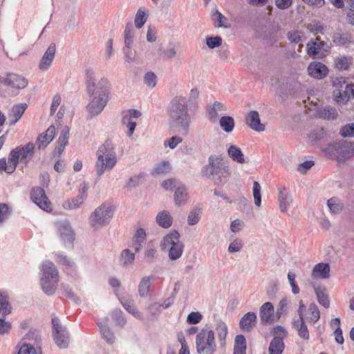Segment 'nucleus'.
<instances>
[{"mask_svg":"<svg viewBox=\"0 0 354 354\" xmlns=\"http://www.w3.org/2000/svg\"><path fill=\"white\" fill-rule=\"evenodd\" d=\"M198 97L196 88L192 89L189 100L183 96L174 97L168 106L169 128L174 133L186 136L188 134L191 118L188 113V102L194 105Z\"/></svg>","mask_w":354,"mask_h":354,"instance_id":"1","label":"nucleus"},{"mask_svg":"<svg viewBox=\"0 0 354 354\" xmlns=\"http://www.w3.org/2000/svg\"><path fill=\"white\" fill-rule=\"evenodd\" d=\"M86 91L90 96L86 111L91 116H95L103 111L109 100L110 83L104 77L96 83L95 73L92 68L86 70Z\"/></svg>","mask_w":354,"mask_h":354,"instance_id":"2","label":"nucleus"},{"mask_svg":"<svg viewBox=\"0 0 354 354\" xmlns=\"http://www.w3.org/2000/svg\"><path fill=\"white\" fill-rule=\"evenodd\" d=\"M202 174L218 185L225 184L230 176L228 167L215 155L209 157L208 164L203 168Z\"/></svg>","mask_w":354,"mask_h":354,"instance_id":"3","label":"nucleus"},{"mask_svg":"<svg viewBox=\"0 0 354 354\" xmlns=\"http://www.w3.org/2000/svg\"><path fill=\"white\" fill-rule=\"evenodd\" d=\"M97 153V158L95 167L97 176L101 177L105 171H111L117 162L112 141L109 139L106 140L99 147Z\"/></svg>","mask_w":354,"mask_h":354,"instance_id":"4","label":"nucleus"},{"mask_svg":"<svg viewBox=\"0 0 354 354\" xmlns=\"http://www.w3.org/2000/svg\"><path fill=\"white\" fill-rule=\"evenodd\" d=\"M40 283L43 291L48 296L54 295L57 289L59 274L55 266L46 261L42 265Z\"/></svg>","mask_w":354,"mask_h":354,"instance_id":"5","label":"nucleus"},{"mask_svg":"<svg viewBox=\"0 0 354 354\" xmlns=\"http://www.w3.org/2000/svg\"><path fill=\"white\" fill-rule=\"evenodd\" d=\"M214 332L203 328L196 336V348L198 354H214L216 351Z\"/></svg>","mask_w":354,"mask_h":354,"instance_id":"6","label":"nucleus"},{"mask_svg":"<svg viewBox=\"0 0 354 354\" xmlns=\"http://www.w3.org/2000/svg\"><path fill=\"white\" fill-rule=\"evenodd\" d=\"M113 215L111 205L103 203L91 214L88 222L93 228L97 230L108 225Z\"/></svg>","mask_w":354,"mask_h":354,"instance_id":"7","label":"nucleus"},{"mask_svg":"<svg viewBox=\"0 0 354 354\" xmlns=\"http://www.w3.org/2000/svg\"><path fill=\"white\" fill-rule=\"evenodd\" d=\"M35 145L28 142L23 147H17L10 152V160L15 164L16 167L20 161L26 164L34 154Z\"/></svg>","mask_w":354,"mask_h":354,"instance_id":"8","label":"nucleus"},{"mask_svg":"<svg viewBox=\"0 0 354 354\" xmlns=\"http://www.w3.org/2000/svg\"><path fill=\"white\" fill-rule=\"evenodd\" d=\"M330 45L321 40L319 37L311 39L306 45L307 54L313 59L322 58L330 49Z\"/></svg>","mask_w":354,"mask_h":354,"instance_id":"9","label":"nucleus"},{"mask_svg":"<svg viewBox=\"0 0 354 354\" xmlns=\"http://www.w3.org/2000/svg\"><path fill=\"white\" fill-rule=\"evenodd\" d=\"M328 150L335 151V153L332 155L334 157H342L343 158L353 157L354 142L347 141L334 142L328 145Z\"/></svg>","mask_w":354,"mask_h":354,"instance_id":"10","label":"nucleus"},{"mask_svg":"<svg viewBox=\"0 0 354 354\" xmlns=\"http://www.w3.org/2000/svg\"><path fill=\"white\" fill-rule=\"evenodd\" d=\"M59 320L57 317L52 319L53 325V337L55 344L61 348H65L68 346L69 342V336L65 328H63L59 324Z\"/></svg>","mask_w":354,"mask_h":354,"instance_id":"11","label":"nucleus"},{"mask_svg":"<svg viewBox=\"0 0 354 354\" xmlns=\"http://www.w3.org/2000/svg\"><path fill=\"white\" fill-rule=\"evenodd\" d=\"M0 84L11 88L22 89L27 86L28 80L21 75L8 73L6 75H0Z\"/></svg>","mask_w":354,"mask_h":354,"instance_id":"12","label":"nucleus"},{"mask_svg":"<svg viewBox=\"0 0 354 354\" xmlns=\"http://www.w3.org/2000/svg\"><path fill=\"white\" fill-rule=\"evenodd\" d=\"M60 238L64 244L68 247L73 246V242L75 239V233L67 220L59 221L56 223Z\"/></svg>","mask_w":354,"mask_h":354,"instance_id":"13","label":"nucleus"},{"mask_svg":"<svg viewBox=\"0 0 354 354\" xmlns=\"http://www.w3.org/2000/svg\"><path fill=\"white\" fill-rule=\"evenodd\" d=\"M31 198L41 209L46 212L51 211V203L46 197L44 189L39 187H33L31 190Z\"/></svg>","mask_w":354,"mask_h":354,"instance_id":"14","label":"nucleus"},{"mask_svg":"<svg viewBox=\"0 0 354 354\" xmlns=\"http://www.w3.org/2000/svg\"><path fill=\"white\" fill-rule=\"evenodd\" d=\"M333 97L338 104H346L351 97H354V83L347 84L344 90L334 89Z\"/></svg>","mask_w":354,"mask_h":354,"instance_id":"15","label":"nucleus"},{"mask_svg":"<svg viewBox=\"0 0 354 354\" xmlns=\"http://www.w3.org/2000/svg\"><path fill=\"white\" fill-rule=\"evenodd\" d=\"M277 330L279 336L272 339L268 349L269 354H281L285 348L283 339L286 336V331L282 327H277Z\"/></svg>","mask_w":354,"mask_h":354,"instance_id":"16","label":"nucleus"},{"mask_svg":"<svg viewBox=\"0 0 354 354\" xmlns=\"http://www.w3.org/2000/svg\"><path fill=\"white\" fill-rule=\"evenodd\" d=\"M227 107L220 102H215L213 104L209 105L207 108L206 118L212 122H216L218 117L226 113Z\"/></svg>","mask_w":354,"mask_h":354,"instance_id":"17","label":"nucleus"},{"mask_svg":"<svg viewBox=\"0 0 354 354\" xmlns=\"http://www.w3.org/2000/svg\"><path fill=\"white\" fill-rule=\"evenodd\" d=\"M55 50V44L54 43L50 44L38 64V68L40 71H46L48 70L52 64L53 61L54 60Z\"/></svg>","mask_w":354,"mask_h":354,"instance_id":"18","label":"nucleus"},{"mask_svg":"<svg viewBox=\"0 0 354 354\" xmlns=\"http://www.w3.org/2000/svg\"><path fill=\"white\" fill-rule=\"evenodd\" d=\"M257 317L253 312H248L245 314L239 322V327L242 330L251 331L257 323Z\"/></svg>","mask_w":354,"mask_h":354,"instance_id":"19","label":"nucleus"},{"mask_svg":"<svg viewBox=\"0 0 354 354\" xmlns=\"http://www.w3.org/2000/svg\"><path fill=\"white\" fill-rule=\"evenodd\" d=\"M55 135V127L50 126L45 133L40 134L36 141V145L39 149L45 148L54 138Z\"/></svg>","mask_w":354,"mask_h":354,"instance_id":"20","label":"nucleus"},{"mask_svg":"<svg viewBox=\"0 0 354 354\" xmlns=\"http://www.w3.org/2000/svg\"><path fill=\"white\" fill-rule=\"evenodd\" d=\"M26 108L27 104L26 103L18 104L13 106L8 113V124L12 126L17 123L24 113Z\"/></svg>","mask_w":354,"mask_h":354,"instance_id":"21","label":"nucleus"},{"mask_svg":"<svg viewBox=\"0 0 354 354\" xmlns=\"http://www.w3.org/2000/svg\"><path fill=\"white\" fill-rule=\"evenodd\" d=\"M309 75L316 79H322L328 73V68L321 62L311 63L308 68Z\"/></svg>","mask_w":354,"mask_h":354,"instance_id":"22","label":"nucleus"},{"mask_svg":"<svg viewBox=\"0 0 354 354\" xmlns=\"http://www.w3.org/2000/svg\"><path fill=\"white\" fill-rule=\"evenodd\" d=\"M180 241V234L176 230L171 231L165 235L160 243L162 250H169L171 247L176 245Z\"/></svg>","mask_w":354,"mask_h":354,"instance_id":"23","label":"nucleus"},{"mask_svg":"<svg viewBox=\"0 0 354 354\" xmlns=\"http://www.w3.org/2000/svg\"><path fill=\"white\" fill-rule=\"evenodd\" d=\"M246 124L256 131H263L265 127L261 123L259 113L256 111H251L246 118Z\"/></svg>","mask_w":354,"mask_h":354,"instance_id":"24","label":"nucleus"},{"mask_svg":"<svg viewBox=\"0 0 354 354\" xmlns=\"http://www.w3.org/2000/svg\"><path fill=\"white\" fill-rule=\"evenodd\" d=\"M274 309L271 302L264 303L259 308V316L262 324H268L272 321Z\"/></svg>","mask_w":354,"mask_h":354,"instance_id":"25","label":"nucleus"},{"mask_svg":"<svg viewBox=\"0 0 354 354\" xmlns=\"http://www.w3.org/2000/svg\"><path fill=\"white\" fill-rule=\"evenodd\" d=\"M330 276V267L328 263L316 264L312 271V277L315 279H328Z\"/></svg>","mask_w":354,"mask_h":354,"instance_id":"26","label":"nucleus"},{"mask_svg":"<svg viewBox=\"0 0 354 354\" xmlns=\"http://www.w3.org/2000/svg\"><path fill=\"white\" fill-rule=\"evenodd\" d=\"M69 131V127L66 126L60 133L57 140V146L55 149V153L58 155L64 151L65 147L68 144Z\"/></svg>","mask_w":354,"mask_h":354,"instance_id":"27","label":"nucleus"},{"mask_svg":"<svg viewBox=\"0 0 354 354\" xmlns=\"http://www.w3.org/2000/svg\"><path fill=\"white\" fill-rule=\"evenodd\" d=\"M156 222L160 227L169 228L172 225L173 218L169 212L163 210L157 214Z\"/></svg>","mask_w":354,"mask_h":354,"instance_id":"28","label":"nucleus"},{"mask_svg":"<svg viewBox=\"0 0 354 354\" xmlns=\"http://www.w3.org/2000/svg\"><path fill=\"white\" fill-rule=\"evenodd\" d=\"M293 326L297 330V333L301 338L305 340L309 339V332L308 330L307 325L304 322V318L295 320L293 323Z\"/></svg>","mask_w":354,"mask_h":354,"instance_id":"29","label":"nucleus"},{"mask_svg":"<svg viewBox=\"0 0 354 354\" xmlns=\"http://www.w3.org/2000/svg\"><path fill=\"white\" fill-rule=\"evenodd\" d=\"M314 290L319 304L325 308H328L330 306V301L326 288L314 286Z\"/></svg>","mask_w":354,"mask_h":354,"instance_id":"30","label":"nucleus"},{"mask_svg":"<svg viewBox=\"0 0 354 354\" xmlns=\"http://www.w3.org/2000/svg\"><path fill=\"white\" fill-rule=\"evenodd\" d=\"M187 196L188 194L186 188L184 186H181L179 183L174 193L175 204L178 206H180L187 201Z\"/></svg>","mask_w":354,"mask_h":354,"instance_id":"31","label":"nucleus"},{"mask_svg":"<svg viewBox=\"0 0 354 354\" xmlns=\"http://www.w3.org/2000/svg\"><path fill=\"white\" fill-rule=\"evenodd\" d=\"M135 260V254L129 249L124 250L120 256L119 262L120 266L127 268L131 266Z\"/></svg>","mask_w":354,"mask_h":354,"instance_id":"32","label":"nucleus"},{"mask_svg":"<svg viewBox=\"0 0 354 354\" xmlns=\"http://www.w3.org/2000/svg\"><path fill=\"white\" fill-rule=\"evenodd\" d=\"M98 327L103 338L109 344H113L115 342V335L106 323H98Z\"/></svg>","mask_w":354,"mask_h":354,"instance_id":"33","label":"nucleus"},{"mask_svg":"<svg viewBox=\"0 0 354 354\" xmlns=\"http://www.w3.org/2000/svg\"><path fill=\"white\" fill-rule=\"evenodd\" d=\"M215 330L217 333V335L221 345H225L226 337L227 335V325L221 320H218L216 324Z\"/></svg>","mask_w":354,"mask_h":354,"instance_id":"34","label":"nucleus"},{"mask_svg":"<svg viewBox=\"0 0 354 354\" xmlns=\"http://www.w3.org/2000/svg\"><path fill=\"white\" fill-rule=\"evenodd\" d=\"M353 63V58L349 56L339 55L335 59V64L339 70H348Z\"/></svg>","mask_w":354,"mask_h":354,"instance_id":"35","label":"nucleus"},{"mask_svg":"<svg viewBox=\"0 0 354 354\" xmlns=\"http://www.w3.org/2000/svg\"><path fill=\"white\" fill-rule=\"evenodd\" d=\"M148 12L147 9L143 8H140L137 10L134 20L135 26L137 28L140 29L144 26L147 19Z\"/></svg>","mask_w":354,"mask_h":354,"instance_id":"36","label":"nucleus"},{"mask_svg":"<svg viewBox=\"0 0 354 354\" xmlns=\"http://www.w3.org/2000/svg\"><path fill=\"white\" fill-rule=\"evenodd\" d=\"M84 200L85 196L83 194H80L76 198L66 201L63 203V207L66 209H77L80 207Z\"/></svg>","mask_w":354,"mask_h":354,"instance_id":"37","label":"nucleus"},{"mask_svg":"<svg viewBox=\"0 0 354 354\" xmlns=\"http://www.w3.org/2000/svg\"><path fill=\"white\" fill-rule=\"evenodd\" d=\"M219 124L223 131L231 133L234 128V120L231 116H222L219 120Z\"/></svg>","mask_w":354,"mask_h":354,"instance_id":"38","label":"nucleus"},{"mask_svg":"<svg viewBox=\"0 0 354 354\" xmlns=\"http://www.w3.org/2000/svg\"><path fill=\"white\" fill-rule=\"evenodd\" d=\"M327 206L333 214H339L344 208V204L337 197H333L328 200Z\"/></svg>","mask_w":354,"mask_h":354,"instance_id":"39","label":"nucleus"},{"mask_svg":"<svg viewBox=\"0 0 354 354\" xmlns=\"http://www.w3.org/2000/svg\"><path fill=\"white\" fill-rule=\"evenodd\" d=\"M228 155L234 161H236L239 163L245 162L243 153H242L241 149L236 145H231L229 147Z\"/></svg>","mask_w":354,"mask_h":354,"instance_id":"40","label":"nucleus"},{"mask_svg":"<svg viewBox=\"0 0 354 354\" xmlns=\"http://www.w3.org/2000/svg\"><path fill=\"white\" fill-rule=\"evenodd\" d=\"M319 115L321 118L326 120H335L337 118L338 114L335 108L327 106L319 110Z\"/></svg>","mask_w":354,"mask_h":354,"instance_id":"41","label":"nucleus"},{"mask_svg":"<svg viewBox=\"0 0 354 354\" xmlns=\"http://www.w3.org/2000/svg\"><path fill=\"white\" fill-rule=\"evenodd\" d=\"M12 311V307L8 299V296L0 293V314L3 317H6Z\"/></svg>","mask_w":354,"mask_h":354,"instance_id":"42","label":"nucleus"},{"mask_svg":"<svg viewBox=\"0 0 354 354\" xmlns=\"http://www.w3.org/2000/svg\"><path fill=\"white\" fill-rule=\"evenodd\" d=\"M171 170V166L169 161H162L157 164L151 173L152 175H162L169 173Z\"/></svg>","mask_w":354,"mask_h":354,"instance_id":"43","label":"nucleus"},{"mask_svg":"<svg viewBox=\"0 0 354 354\" xmlns=\"http://www.w3.org/2000/svg\"><path fill=\"white\" fill-rule=\"evenodd\" d=\"M184 245L183 244L179 241L176 245L171 247L169 251V258L172 260H176L179 259L183 252Z\"/></svg>","mask_w":354,"mask_h":354,"instance_id":"44","label":"nucleus"},{"mask_svg":"<svg viewBox=\"0 0 354 354\" xmlns=\"http://www.w3.org/2000/svg\"><path fill=\"white\" fill-rule=\"evenodd\" d=\"M151 277H143L138 286V292L141 297H145L148 295L150 287V279Z\"/></svg>","mask_w":354,"mask_h":354,"instance_id":"45","label":"nucleus"},{"mask_svg":"<svg viewBox=\"0 0 354 354\" xmlns=\"http://www.w3.org/2000/svg\"><path fill=\"white\" fill-rule=\"evenodd\" d=\"M279 208L281 211H286L288 206L292 201L290 196L287 193H285L282 190H280L279 193Z\"/></svg>","mask_w":354,"mask_h":354,"instance_id":"46","label":"nucleus"},{"mask_svg":"<svg viewBox=\"0 0 354 354\" xmlns=\"http://www.w3.org/2000/svg\"><path fill=\"white\" fill-rule=\"evenodd\" d=\"M15 163L10 162V155L8 158V163L5 158L0 159V169L6 171L8 174H12L16 169Z\"/></svg>","mask_w":354,"mask_h":354,"instance_id":"47","label":"nucleus"},{"mask_svg":"<svg viewBox=\"0 0 354 354\" xmlns=\"http://www.w3.org/2000/svg\"><path fill=\"white\" fill-rule=\"evenodd\" d=\"M180 46L179 44L170 43L168 49H160L163 53V57L166 59H172L177 54V48Z\"/></svg>","mask_w":354,"mask_h":354,"instance_id":"48","label":"nucleus"},{"mask_svg":"<svg viewBox=\"0 0 354 354\" xmlns=\"http://www.w3.org/2000/svg\"><path fill=\"white\" fill-rule=\"evenodd\" d=\"M134 30L131 25L127 24L124 30V44L127 48H131L133 44Z\"/></svg>","mask_w":354,"mask_h":354,"instance_id":"49","label":"nucleus"},{"mask_svg":"<svg viewBox=\"0 0 354 354\" xmlns=\"http://www.w3.org/2000/svg\"><path fill=\"white\" fill-rule=\"evenodd\" d=\"M201 209L194 208L188 215L187 223L189 225H196L201 218Z\"/></svg>","mask_w":354,"mask_h":354,"instance_id":"50","label":"nucleus"},{"mask_svg":"<svg viewBox=\"0 0 354 354\" xmlns=\"http://www.w3.org/2000/svg\"><path fill=\"white\" fill-rule=\"evenodd\" d=\"M145 84L150 88L156 86L157 83V77L153 72H147L145 73L143 79Z\"/></svg>","mask_w":354,"mask_h":354,"instance_id":"51","label":"nucleus"},{"mask_svg":"<svg viewBox=\"0 0 354 354\" xmlns=\"http://www.w3.org/2000/svg\"><path fill=\"white\" fill-rule=\"evenodd\" d=\"M352 40V37L348 33H338L334 35L333 41L341 45L349 44Z\"/></svg>","mask_w":354,"mask_h":354,"instance_id":"52","label":"nucleus"},{"mask_svg":"<svg viewBox=\"0 0 354 354\" xmlns=\"http://www.w3.org/2000/svg\"><path fill=\"white\" fill-rule=\"evenodd\" d=\"M252 192L254 204L256 206L259 207L261 204V186L257 181L253 183Z\"/></svg>","mask_w":354,"mask_h":354,"instance_id":"53","label":"nucleus"},{"mask_svg":"<svg viewBox=\"0 0 354 354\" xmlns=\"http://www.w3.org/2000/svg\"><path fill=\"white\" fill-rule=\"evenodd\" d=\"M111 317L116 324L119 326H123L126 324V319L123 316V313L119 308H116L113 311Z\"/></svg>","mask_w":354,"mask_h":354,"instance_id":"54","label":"nucleus"},{"mask_svg":"<svg viewBox=\"0 0 354 354\" xmlns=\"http://www.w3.org/2000/svg\"><path fill=\"white\" fill-rule=\"evenodd\" d=\"M309 319L313 322H317L320 318V312L317 306L315 303H312L308 308Z\"/></svg>","mask_w":354,"mask_h":354,"instance_id":"55","label":"nucleus"},{"mask_svg":"<svg viewBox=\"0 0 354 354\" xmlns=\"http://www.w3.org/2000/svg\"><path fill=\"white\" fill-rule=\"evenodd\" d=\"M331 84L335 87V89L340 90H342L343 88H345V86L347 84L346 78L342 76L332 77Z\"/></svg>","mask_w":354,"mask_h":354,"instance_id":"56","label":"nucleus"},{"mask_svg":"<svg viewBox=\"0 0 354 354\" xmlns=\"http://www.w3.org/2000/svg\"><path fill=\"white\" fill-rule=\"evenodd\" d=\"M214 16L216 17V21H214V26L216 28H227V19L225 17H224L219 11L215 10V12L213 14Z\"/></svg>","mask_w":354,"mask_h":354,"instance_id":"57","label":"nucleus"},{"mask_svg":"<svg viewBox=\"0 0 354 354\" xmlns=\"http://www.w3.org/2000/svg\"><path fill=\"white\" fill-rule=\"evenodd\" d=\"M222 44V38L219 36L207 37L206 38V44L209 48L218 47Z\"/></svg>","mask_w":354,"mask_h":354,"instance_id":"58","label":"nucleus"},{"mask_svg":"<svg viewBox=\"0 0 354 354\" xmlns=\"http://www.w3.org/2000/svg\"><path fill=\"white\" fill-rule=\"evenodd\" d=\"M243 243L242 240L235 239L230 243L228 247V252L230 253L239 252L243 248Z\"/></svg>","mask_w":354,"mask_h":354,"instance_id":"59","label":"nucleus"},{"mask_svg":"<svg viewBox=\"0 0 354 354\" xmlns=\"http://www.w3.org/2000/svg\"><path fill=\"white\" fill-rule=\"evenodd\" d=\"M156 253L157 251L153 245L150 246L149 245L145 252V258L147 263H151L156 257Z\"/></svg>","mask_w":354,"mask_h":354,"instance_id":"60","label":"nucleus"},{"mask_svg":"<svg viewBox=\"0 0 354 354\" xmlns=\"http://www.w3.org/2000/svg\"><path fill=\"white\" fill-rule=\"evenodd\" d=\"M339 133L343 137L354 136V123L347 124L342 127Z\"/></svg>","mask_w":354,"mask_h":354,"instance_id":"61","label":"nucleus"},{"mask_svg":"<svg viewBox=\"0 0 354 354\" xmlns=\"http://www.w3.org/2000/svg\"><path fill=\"white\" fill-rule=\"evenodd\" d=\"M295 277H296V275L295 273H292L291 272H289L288 273V279L290 286L292 288V292L294 295H297L299 293V288L296 284Z\"/></svg>","mask_w":354,"mask_h":354,"instance_id":"62","label":"nucleus"},{"mask_svg":"<svg viewBox=\"0 0 354 354\" xmlns=\"http://www.w3.org/2000/svg\"><path fill=\"white\" fill-rule=\"evenodd\" d=\"M203 318L202 315L199 312H192L187 317V322L189 324H196L199 323Z\"/></svg>","mask_w":354,"mask_h":354,"instance_id":"63","label":"nucleus"},{"mask_svg":"<svg viewBox=\"0 0 354 354\" xmlns=\"http://www.w3.org/2000/svg\"><path fill=\"white\" fill-rule=\"evenodd\" d=\"M234 348L246 350V340L243 335H239L235 337Z\"/></svg>","mask_w":354,"mask_h":354,"instance_id":"64","label":"nucleus"}]
</instances>
